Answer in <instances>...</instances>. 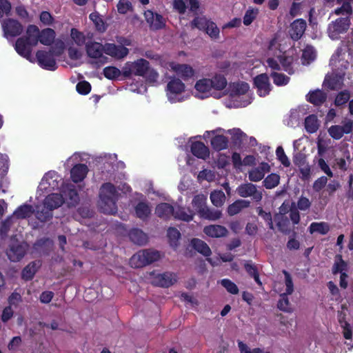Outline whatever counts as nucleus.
<instances>
[{"mask_svg": "<svg viewBox=\"0 0 353 353\" xmlns=\"http://www.w3.org/2000/svg\"><path fill=\"white\" fill-rule=\"evenodd\" d=\"M227 85L226 79L221 74H216L212 78H203L194 85V96L198 99H205L210 96L221 97L217 92L221 91Z\"/></svg>", "mask_w": 353, "mask_h": 353, "instance_id": "1", "label": "nucleus"}, {"mask_svg": "<svg viewBox=\"0 0 353 353\" xmlns=\"http://www.w3.org/2000/svg\"><path fill=\"white\" fill-rule=\"evenodd\" d=\"M342 51L341 48H337L330 59V64L335 77H326L324 81V84L332 90L341 87L344 71L349 65L348 62L342 57Z\"/></svg>", "mask_w": 353, "mask_h": 353, "instance_id": "2", "label": "nucleus"}, {"mask_svg": "<svg viewBox=\"0 0 353 353\" xmlns=\"http://www.w3.org/2000/svg\"><path fill=\"white\" fill-rule=\"evenodd\" d=\"M118 192L110 183H105L100 188L99 205L103 213L113 214L117 210L116 202Z\"/></svg>", "mask_w": 353, "mask_h": 353, "instance_id": "3", "label": "nucleus"}, {"mask_svg": "<svg viewBox=\"0 0 353 353\" xmlns=\"http://www.w3.org/2000/svg\"><path fill=\"white\" fill-rule=\"evenodd\" d=\"M64 202L63 196L59 194L52 193L48 195L42 205L36 207L35 216L41 222H46L52 216V210L59 208Z\"/></svg>", "mask_w": 353, "mask_h": 353, "instance_id": "4", "label": "nucleus"}, {"mask_svg": "<svg viewBox=\"0 0 353 353\" xmlns=\"http://www.w3.org/2000/svg\"><path fill=\"white\" fill-rule=\"evenodd\" d=\"M168 100L172 103H180L188 97L185 83L179 79L173 77L168 83L165 88Z\"/></svg>", "mask_w": 353, "mask_h": 353, "instance_id": "5", "label": "nucleus"}, {"mask_svg": "<svg viewBox=\"0 0 353 353\" xmlns=\"http://www.w3.org/2000/svg\"><path fill=\"white\" fill-rule=\"evenodd\" d=\"M63 43L60 46L52 48L48 52L39 50L36 57L38 64L43 69L54 71L57 68L55 57L59 56L63 52Z\"/></svg>", "mask_w": 353, "mask_h": 353, "instance_id": "6", "label": "nucleus"}, {"mask_svg": "<svg viewBox=\"0 0 353 353\" xmlns=\"http://www.w3.org/2000/svg\"><path fill=\"white\" fill-rule=\"evenodd\" d=\"M34 212L33 207L28 204H23L18 207L13 214L5 220L1 226L0 232L2 235L6 234L10 228L17 223V219L30 217Z\"/></svg>", "mask_w": 353, "mask_h": 353, "instance_id": "7", "label": "nucleus"}, {"mask_svg": "<svg viewBox=\"0 0 353 353\" xmlns=\"http://www.w3.org/2000/svg\"><path fill=\"white\" fill-rule=\"evenodd\" d=\"M161 256L158 251L143 250L131 257L130 264L132 268H139L159 260Z\"/></svg>", "mask_w": 353, "mask_h": 353, "instance_id": "8", "label": "nucleus"}, {"mask_svg": "<svg viewBox=\"0 0 353 353\" xmlns=\"http://www.w3.org/2000/svg\"><path fill=\"white\" fill-rule=\"evenodd\" d=\"M249 85L245 82L233 83L231 86L230 96L234 98L239 103L236 107H245L252 101V97L249 94Z\"/></svg>", "mask_w": 353, "mask_h": 353, "instance_id": "9", "label": "nucleus"}, {"mask_svg": "<svg viewBox=\"0 0 353 353\" xmlns=\"http://www.w3.org/2000/svg\"><path fill=\"white\" fill-rule=\"evenodd\" d=\"M86 53L88 57L92 59L93 63L101 66L108 63V58L103 54L105 53V44L97 41H90L86 43Z\"/></svg>", "mask_w": 353, "mask_h": 353, "instance_id": "10", "label": "nucleus"}, {"mask_svg": "<svg viewBox=\"0 0 353 353\" xmlns=\"http://www.w3.org/2000/svg\"><path fill=\"white\" fill-rule=\"evenodd\" d=\"M149 62L143 59H139L132 62H127L122 68V74L125 77H129L132 74L137 76H145L148 69Z\"/></svg>", "mask_w": 353, "mask_h": 353, "instance_id": "11", "label": "nucleus"}, {"mask_svg": "<svg viewBox=\"0 0 353 353\" xmlns=\"http://www.w3.org/2000/svg\"><path fill=\"white\" fill-rule=\"evenodd\" d=\"M119 41L121 45L105 43V54L116 59H121L125 57L129 53V50L125 46H130L131 41L128 39H123Z\"/></svg>", "mask_w": 353, "mask_h": 353, "instance_id": "12", "label": "nucleus"}, {"mask_svg": "<svg viewBox=\"0 0 353 353\" xmlns=\"http://www.w3.org/2000/svg\"><path fill=\"white\" fill-rule=\"evenodd\" d=\"M350 21L348 17L339 18L328 25V36L332 40L338 39L341 34L345 33L349 28Z\"/></svg>", "mask_w": 353, "mask_h": 353, "instance_id": "13", "label": "nucleus"}, {"mask_svg": "<svg viewBox=\"0 0 353 353\" xmlns=\"http://www.w3.org/2000/svg\"><path fill=\"white\" fill-rule=\"evenodd\" d=\"M60 183L63 185L62 178L56 172L50 171L43 177L39 189L46 192L58 189Z\"/></svg>", "mask_w": 353, "mask_h": 353, "instance_id": "14", "label": "nucleus"}, {"mask_svg": "<svg viewBox=\"0 0 353 353\" xmlns=\"http://www.w3.org/2000/svg\"><path fill=\"white\" fill-rule=\"evenodd\" d=\"M285 275V292L281 294V298L278 302V307L283 312H291L289 304V299L287 295L291 294L294 291V285L290 274L285 270L283 271Z\"/></svg>", "mask_w": 353, "mask_h": 353, "instance_id": "15", "label": "nucleus"}, {"mask_svg": "<svg viewBox=\"0 0 353 353\" xmlns=\"http://www.w3.org/2000/svg\"><path fill=\"white\" fill-rule=\"evenodd\" d=\"M278 43L276 39H273L270 41L268 46V56L273 55L274 57H270L266 60V66L274 70L281 69V63L279 59L277 58L278 55H280L281 51L277 50Z\"/></svg>", "mask_w": 353, "mask_h": 353, "instance_id": "16", "label": "nucleus"}, {"mask_svg": "<svg viewBox=\"0 0 353 353\" xmlns=\"http://www.w3.org/2000/svg\"><path fill=\"white\" fill-rule=\"evenodd\" d=\"M167 68L183 80H188L194 76L195 71L190 65L180 64L174 61L169 62Z\"/></svg>", "mask_w": 353, "mask_h": 353, "instance_id": "17", "label": "nucleus"}, {"mask_svg": "<svg viewBox=\"0 0 353 353\" xmlns=\"http://www.w3.org/2000/svg\"><path fill=\"white\" fill-rule=\"evenodd\" d=\"M238 194L241 197L252 196L254 200L259 201L262 199V192L257 189L256 185L251 183H245L240 185L236 188Z\"/></svg>", "mask_w": 353, "mask_h": 353, "instance_id": "18", "label": "nucleus"}, {"mask_svg": "<svg viewBox=\"0 0 353 353\" xmlns=\"http://www.w3.org/2000/svg\"><path fill=\"white\" fill-rule=\"evenodd\" d=\"M151 283L155 285L168 288L172 285L176 281V275L171 272H165L162 274H150Z\"/></svg>", "mask_w": 353, "mask_h": 353, "instance_id": "19", "label": "nucleus"}, {"mask_svg": "<svg viewBox=\"0 0 353 353\" xmlns=\"http://www.w3.org/2000/svg\"><path fill=\"white\" fill-rule=\"evenodd\" d=\"M27 248L25 243L13 242L8 249L6 254L11 261H19L24 256Z\"/></svg>", "mask_w": 353, "mask_h": 353, "instance_id": "20", "label": "nucleus"}, {"mask_svg": "<svg viewBox=\"0 0 353 353\" xmlns=\"http://www.w3.org/2000/svg\"><path fill=\"white\" fill-rule=\"evenodd\" d=\"M144 17L151 30H157L165 26V20L163 16L150 10L144 12Z\"/></svg>", "mask_w": 353, "mask_h": 353, "instance_id": "21", "label": "nucleus"}, {"mask_svg": "<svg viewBox=\"0 0 353 353\" xmlns=\"http://www.w3.org/2000/svg\"><path fill=\"white\" fill-rule=\"evenodd\" d=\"M4 35L6 38L20 34L23 31L21 24L14 19H8L2 23Z\"/></svg>", "mask_w": 353, "mask_h": 353, "instance_id": "22", "label": "nucleus"}, {"mask_svg": "<svg viewBox=\"0 0 353 353\" xmlns=\"http://www.w3.org/2000/svg\"><path fill=\"white\" fill-rule=\"evenodd\" d=\"M254 85L260 97L267 96L271 90V85L266 74L256 76L254 79Z\"/></svg>", "mask_w": 353, "mask_h": 353, "instance_id": "23", "label": "nucleus"}, {"mask_svg": "<svg viewBox=\"0 0 353 353\" xmlns=\"http://www.w3.org/2000/svg\"><path fill=\"white\" fill-rule=\"evenodd\" d=\"M353 122L350 120L344 123L343 125H332L328 129L329 134L334 139H340L344 134H349L352 132Z\"/></svg>", "mask_w": 353, "mask_h": 353, "instance_id": "24", "label": "nucleus"}, {"mask_svg": "<svg viewBox=\"0 0 353 353\" xmlns=\"http://www.w3.org/2000/svg\"><path fill=\"white\" fill-rule=\"evenodd\" d=\"M270 165L268 163L262 162L259 167L252 168L248 172V178L251 181H260L265 174L270 171Z\"/></svg>", "mask_w": 353, "mask_h": 353, "instance_id": "25", "label": "nucleus"}, {"mask_svg": "<svg viewBox=\"0 0 353 353\" xmlns=\"http://www.w3.org/2000/svg\"><path fill=\"white\" fill-rule=\"evenodd\" d=\"M33 46L30 45L28 41L23 37L19 38L14 45V49L17 52L21 57L26 58L30 61H32V57L31 55L32 49Z\"/></svg>", "mask_w": 353, "mask_h": 353, "instance_id": "26", "label": "nucleus"}, {"mask_svg": "<svg viewBox=\"0 0 353 353\" xmlns=\"http://www.w3.org/2000/svg\"><path fill=\"white\" fill-rule=\"evenodd\" d=\"M306 21L302 19H296L290 25V35L293 40L301 38L306 29Z\"/></svg>", "mask_w": 353, "mask_h": 353, "instance_id": "27", "label": "nucleus"}, {"mask_svg": "<svg viewBox=\"0 0 353 353\" xmlns=\"http://www.w3.org/2000/svg\"><path fill=\"white\" fill-rule=\"evenodd\" d=\"M88 172V168L85 164L74 165L70 170V177L74 183L83 181Z\"/></svg>", "mask_w": 353, "mask_h": 353, "instance_id": "28", "label": "nucleus"}, {"mask_svg": "<svg viewBox=\"0 0 353 353\" xmlns=\"http://www.w3.org/2000/svg\"><path fill=\"white\" fill-rule=\"evenodd\" d=\"M71 37L74 43L79 46H86V43L90 41L93 38V34L91 32H81L72 28L71 30Z\"/></svg>", "mask_w": 353, "mask_h": 353, "instance_id": "29", "label": "nucleus"}, {"mask_svg": "<svg viewBox=\"0 0 353 353\" xmlns=\"http://www.w3.org/2000/svg\"><path fill=\"white\" fill-rule=\"evenodd\" d=\"M203 232L212 238H220L225 236L227 233V229L220 225H210L203 228Z\"/></svg>", "mask_w": 353, "mask_h": 353, "instance_id": "30", "label": "nucleus"}, {"mask_svg": "<svg viewBox=\"0 0 353 353\" xmlns=\"http://www.w3.org/2000/svg\"><path fill=\"white\" fill-rule=\"evenodd\" d=\"M277 58L279 59V62L285 71L290 74L294 72V61L296 60V58L288 55L286 53L282 54L280 53V55H278Z\"/></svg>", "mask_w": 353, "mask_h": 353, "instance_id": "31", "label": "nucleus"}, {"mask_svg": "<svg viewBox=\"0 0 353 353\" xmlns=\"http://www.w3.org/2000/svg\"><path fill=\"white\" fill-rule=\"evenodd\" d=\"M155 214L161 219H168L174 216V209L170 204L162 203L156 207Z\"/></svg>", "mask_w": 353, "mask_h": 353, "instance_id": "32", "label": "nucleus"}, {"mask_svg": "<svg viewBox=\"0 0 353 353\" xmlns=\"http://www.w3.org/2000/svg\"><path fill=\"white\" fill-rule=\"evenodd\" d=\"M191 152L194 156L202 159H205L210 154L208 147L199 141L192 143Z\"/></svg>", "mask_w": 353, "mask_h": 353, "instance_id": "33", "label": "nucleus"}, {"mask_svg": "<svg viewBox=\"0 0 353 353\" xmlns=\"http://www.w3.org/2000/svg\"><path fill=\"white\" fill-rule=\"evenodd\" d=\"M250 204L249 201L239 199L228 206L227 212L230 216H234L239 213L243 209L249 207Z\"/></svg>", "mask_w": 353, "mask_h": 353, "instance_id": "34", "label": "nucleus"}, {"mask_svg": "<svg viewBox=\"0 0 353 353\" xmlns=\"http://www.w3.org/2000/svg\"><path fill=\"white\" fill-rule=\"evenodd\" d=\"M40 31L34 25H30L26 30V38L30 45L35 46L37 45L39 39Z\"/></svg>", "mask_w": 353, "mask_h": 353, "instance_id": "35", "label": "nucleus"}, {"mask_svg": "<svg viewBox=\"0 0 353 353\" xmlns=\"http://www.w3.org/2000/svg\"><path fill=\"white\" fill-rule=\"evenodd\" d=\"M191 245L194 250L205 256H209L212 253L208 244L201 239H193L191 241Z\"/></svg>", "mask_w": 353, "mask_h": 353, "instance_id": "36", "label": "nucleus"}, {"mask_svg": "<svg viewBox=\"0 0 353 353\" xmlns=\"http://www.w3.org/2000/svg\"><path fill=\"white\" fill-rule=\"evenodd\" d=\"M330 225L326 222H313L308 228L309 232L312 234L319 233L325 235L330 231Z\"/></svg>", "mask_w": 353, "mask_h": 353, "instance_id": "37", "label": "nucleus"}, {"mask_svg": "<svg viewBox=\"0 0 353 353\" xmlns=\"http://www.w3.org/2000/svg\"><path fill=\"white\" fill-rule=\"evenodd\" d=\"M55 38V32L51 28H46L39 33V41L45 46L51 45Z\"/></svg>", "mask_w": 353, "mask_h": 353, "instance_id": "38", "label": "nucleus"}, {"mask_svg": "<svg viewBox=\"0 0 353 353\" xmlns=\"http://www.w3.org/2000/svg\"><path fill=\"white\" fill-rule=\"evenodd\" d=\"M40 265L39 261H34L28 264L22 271V278L25 280L32 279Z\"/></svg>", "mask_w": 353, "mask_h": 353, "instance_id": "39", "label": "nucleus"}, {"mask_svg": "<svg viewBox=\"0 0 353 353\" xmlns=\"http://www.w3.org/2000/svg\"><path fill=\"white\" fill-rule=\"evenodd\" d=\"M130 239L136 244L143 245L148 241L147 235L139 229H133L129 233Z\"/></svg>", "mask_w": 353, "mask_h": 353, "instance_id": "40", "label": "nucleus"}, {"mask_svg": "<svg viewBox=\"0 0 353 353\" xmlns=\"http://www.w3.org/2000/svg\"><path fill=\"white\" fill-rule=\"evenodd\" d=\"M174 217L176 219L188 222L192 220L194 212L190 210L186 211L183 208L178 207L174 209Z\"/></svg>", "mask_w": 353, "mask_h": 353, "instance_id": "41", "label": "nucleus"}, {"mask_svg": "<svg viewBox=\"0 0 353 353\" xmlns=\"http://www.w3.org/2000/svg\"><path fill=\"white\" fill-rule=\"evenodd\" d=\"M307 97V100L310 103L316 105H319L325 101L326 99V94L323 91L316 90L310 92Z\"/></svg>", "mask_w": 353, "mask_h": 353, "instance_id": "42", "label": "nucleus"}, {"mask_svg": "<svg viewBox=\"0 0 353 353\" xmlns=\"http://www.w3.org/2000/svg\"><path fill=\"white\" fill-rule=\"evenodd\" d=\"M316 53L314 48L311 46H307L303 50L302 63L308 65L316 59Z\"/></svg>", "mask_w": 353, "mask_h": 353, "instance_id": "43", "label": "nucleus"}, {"mask_svg": "<svg viewBox=\"0 0 353 353\" xmlns=\"http://www.w3.org/2000/svg\"><path fill=\"white\" fill-rule=\"evenodd\" d=\"M63 191L68 196V203L69 205H74L79 201V195L72 185H67L62 188Z\"/></svg>", "mask_w": 353, "mask_h": 353, "instance_id": "44", "label": "nucleus"}, {"mask_svg": "<svg viewBox=\"0 0 353 353\" xmlns=\"http://www.w3.org/2000/svg\"><path fill=\"white\" fill-rule=\"evenodd\" d=\"M222 213L219 210L210 209L206 207L201 211L199 216L205 219L216 221L221 218Z\"/></svg>", "mask_w": 353, "mask_h": 353, "instance_id": "45", "label": "nucleus"}, {"mask_svg": "<svg viewBox=\"0 0 353 353\" xmlns=\"http://www.w3.org/2000/svg\"><path fill=\"white\" fill-rule=\"evenodd\" d=\"M353 0H337V3L341 5L340 8L335 10L336 15H350L352 13L351 3Z\"/></svg>", "mask_w": 353, "mask_h": 353, "instance_id": "46", "label": "nucleus"}, {"mask_svg": "<svg viewBox=\"0 0 353 353\" xmlns=\"http://www.w3.org/2000/svg\"><path fill=\"white\" fill-rule=\"evenodd\" d=\"M305 127L307 132H315L319 127L317 117L314 114L307 117L305 119Z\"/></svg>", "mask_w": 353, "mask_h": 353, "instance_id": "47", "label": "nucleus"}, {"mask_svg": "<svg viewBox=\"0 0 353 353\" xmlns=\"http://www.w3.org/2000/svg\"><path fill=\"white\" fill-rule=\"evenodd\" d=\"M135 212L139 218L145 219L150 214L151 209L148 203L140 202L135 207Z\"/></svg>", "mask_w": 353, "mask_h": 353, "instance_id": "48", "label": "nucleus"}, {"mask_svg": "<svg viewBox=\"0 0 353 353\" xmlns=\"http://www.w3.org/2000/svg\"><path fill=\"white\" fill-rule=\"evenodd\" d=\"M207 196L204 194H198L192 200V206L195 210L200 214L201 211L204 210L206 206Z\"/></svg>", "mask_w": 353, "mask_h": 353, "instance_id": "49", "label": "nucleus"}, {"mask_svg": "<svg viewBox=\"0 0 353 353\" xmlns=\"http://www.w3.org/2000/svg\"><path fill=\"white\" fill-rule=\"evenodd\" d=\"M89 17L90 20L94 23L96 29L99 32H103L105 31L107 26L101 17L97 12L91 13Z\"/></svg>", "mask_w": 353, "mask_h": 353, "instance_id": "50", "label": "nucleus"}, {"mask_svg": "<svg viewBox=\"0 0 353 353\" xmlns=\"http://www.w3.org/2000/svg\"><path fill=\"white\" fill-rule=\"evenodd\" d=\"M347 264L345 262L341 255H336L335 256L334 264L333 265L332 272L334 274L346 272Z\"/></svg>", "mask_w": 353, "mask_h": 353, "instance_id": "51", "label": "nucleus"}, {"mask_svg": "<svg viewBox=\"0 0 353 353\" xmlns=\"http://www.w3.org/2000/svg\"><path fill=\"white\" fill-rule=\"evenodd\" d=\"M210 200L216 207H221L225 200V195L221 190H214L210 194Z\"/></svg>", "mask_w": 353, "mask_h": 353, "instance_id": "52", "label": "nucleus"}, {"mask_svg": "<svg viewBox=\"0 0 353 353\" xmlns=\"http://www.w3.org/2000/svg\"><path fill=\"white\" fill-rule=\"evenodd\" d=\"M212 147L216 150H221L226 148L228 139L222 135H216L211 140Z\"/></svg>", "mask_w": 353, "mask_h": 353, "instance_id": "53", "label": "nucleus"}, {"mask_svg": "<svg viewBox=\"0 0 353 353\" xmlns=\"http://www.w3.org/2000/svg\"><path fill=\"white\" fill-rule=\"evenodd\" d=\"M280 181V176L279 174L272 173L267 176L263 181V185L267 189H272L276 187Z\"/></svg>", "mask_w": 353, "mask_h": 353, "instance_id": "54", "label": "nucleus"}, {"mask_svg": "<svg viewBox=\"0 0 353 353\" xmlns=\"http://www.w3.org/2000/svg\"><path fill=\"white\" fill-rule=\"evenodd\" d=\"M339 322L343 329V334L345 339H350L352 338V329L350 325L345 320V314L341 313L339 315Z\"/></svg>", "mask_w": 353, "mask_h": 353, "instance_id": "55", "label": "nucleus"}, {"mask_svg": "<svg viewBox=\"0 0 353 353\" xmlns=\"http://www.w3.org/2000/svg\"><path fill=\"white\" fill-rule=\"evenodd\" d=\"M210 20H208L206 17L203 16H198L196 17L191 21V27L192 28H197L201 30H204Z\"/></svg>", "mask_w": 353, "mask_h": 353, "instance_id": "56", "label": "nucleus"}, {"mask_svg": "<svg viewBox=\"0 0 353 353\" xmlns=\"http://www.w3.org/2000/svg\"><path fill=\"white\" fill-rule=\"evenodd\" d=\"M259 14V10L257 8H249L243 17V24L245 26L250 25L253 21L256 19Z\"/></svg>", "mask_w": 353, "mask_h": 353, "instance_id": "57", "label": "nucleus"}, {"mask_svg": "<svg viewBox=\"0 0 353 353\" xmlns=\"http://www.w3.org/2000/svg\"><path fill=\"white\" fill-rule=\"evenodd\" d=\"M181 236V234L178 230L174 228H170L168 230V237L170 241V245L176 248L177 246V241Z\"/></svg>", "mask_w": 353, "mask_h": 353, "instance_id": "58", "label": "nucleus"}, {"mask_svg": "<svg viewBox=\"0 0 353 353\" xmlns=\"http://www.w3.org/2000/svg\"><path fill=\"white\" fill-rule=\"evenodd\" d=\"M221 285L225 288L228 292L232 294H237L239 293V288L237 285L228 279H223L220 281Z\"/></svg>", "mask_w": 353, "mask_h": 353, "instance_id": "59", "label": "nucleus"}, {"mask_svg": "<svg viewBox=\"0 0 353 353\" xmlns=\"http://www.w3.org/2000/svg\"><path fill=\"white\" fill-rule=\"evenodd\" d=\"M274 83L278 86L285 85L288 83L290 78L283 74L274 72L271 74Z\"/></svg>", "mask_w": 353, "mask_h": 353, "instance_id": "60", "label": "nucleus"}, {"mask_svg": "<svg viewBox=\"0 0 353 353\" xmlns=\"http://www.w3.org/2000/svg\"><path fill=\"white\" fill-rule=\"evenodd\" d=\"M121 73L122 70L114 66H108L103 70L104 76L109 79H117Z\"/></svg>", "mask_w": 353, "mask_h": 353, "instance_id": "61", "label": "nucleus"}, {"mask_svg": "<svg viewBox=\"0 0 353 353\" xmlns=\"http://www.w3.org/2000/svg\"><path fill=\"white\" fill-rule=\"evenodd\" d=\"M204 30L212 39H215L219 37V29L213 21H210Z\"/></svg>", "mask_w": 353, "mask_h": 353, "instance_id": "62", "label": "nucleus"}, {"mask_svg": "<svg viewBox=\"0 0 353 353\" xmlns=\"http://www.w3.org/2000/svg\"><path fill=\"white\" fill-rule=\"evenodd\" d=\"M119 13L125 14L132 10V5L128 0H120L117 5Z\"/></svg>", "mask_w": 353, "mask_h": 353, "instance_id": "63", "label": "nucleus"}, {"mask_svg": "<svg viewBox=\"0 0 353 353\" xmlns=\"http://www.w3.org/2000/svg\"><path fill=\"white\" fill-rule=\"evenodd\" d=\"M276 155L279 161L285 167H289L290 165V161L288 157L285 154L283 148L281 146H279L276 150Z\"/></svg>", "mask_w": 353, "mask_h": 353, "instance_id": "64", "label": "nucleus"}]
</instances>
